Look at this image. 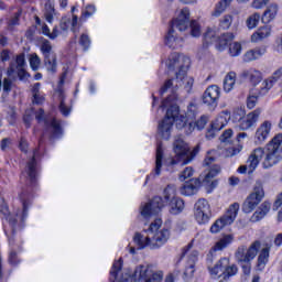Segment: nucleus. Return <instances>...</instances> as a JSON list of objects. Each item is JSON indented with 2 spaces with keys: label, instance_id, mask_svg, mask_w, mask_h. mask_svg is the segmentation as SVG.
Returning a JSON list of instances; mask_svg holds the SVG:
<instances>
[{
  "label": "nucleus",
  "instance_id": "3",
  "mask_svg": "<svg viewBox=\"0 0 282 282\" xmlns=\"http://www.w3.org/2000/svg\"><path fill=\"white\" fill-rule=\"evenodd\" d=\"M188 28H191L192 36H194L195 39L202 36V29L199 28V23H197V21L191 22V11L185 8L181 10L178 17L172 21L171 29L165 36V45H167V47H171L172 50H177V47H182L184 39L180 36V34H177L175 30H178V32H186Z\"/></svg>",
  "mask_w": 282,
  "mask_h": 282
},
{
  "label": "nucleus",
  "instance_id": "56",
  "mask_svg": "<svg viewBox=\"0 0 282 282\" xmlns=\"http://www.w3.org/2000/svg\"><path fill=\"white\" fill-rule=\"evenodd\" d=\"M230 138H232V129H227L223 132L219 140L220 142H230Z\"/></svg>",
  "mask_w": 282,
  "mask_h": 282
},
{
  "label": "nucleus",
  "instance_id": "27",
  "mask_svg": "<svg viewBox=\"0 0 282 282\" xmlns=\"http://www.w3.org/2000/svg\"><path fill=\"white\" fill-rule=\"evenodd\" d=\"M272 35V28L264 25L259 28L251 35V43H261V41H265V39H270Z\"/></svg>",
  "mask_w": 282,
  "mask_h": 282
},
{
  "label": "nucleus",
  "instance_id": "61",
  "mask_svg": "<svg viewBox=\"0 0 282 282\" xmlns=\"http://www.w3.org/2000/svg\"><path fill=\"white\" fill-rule=\"evenodd\" d=\"M282 205V192L276 196L275 202L273 203V210H279Z\"/></svg>",
  "mask_w": 282,
  "mask_h": 282
},
{
  "label": "nucleus",
  "instance_id": "48",
  "mask_svg": "<svg viewBox=\"0 0 282 282\" xmlns=\"http://www.w3.org/2000/svg\"><path fill=\"white\" fill-rule=\"evenodd\" d=\"M41 91V83H35L32 88L33 102L35 105H41V100H39V94Z\"/></svg>",
  "mask_w": 282,
  "mask_h": 282
},
{
  "label": "nucleus",
  "instance_id": "60",
  "mask_svg": "<svg viewBox=\"0 0 282 282\" xmlns=\"http://www.w3.org/2000/svg\"><path fill=\"white\" fill-rule=\"evenodd\" d=\"M61 34H62V32H61V30H58V26H54L48 39L51 41H54V40L58 39V36H61Z\"/></svg>",
  "mask_w": 282,
  "mask_h": 282
},
{
  "label": "nucleus",
  "instance_id": "37",
  "mask_svg": "<svg viewBox=\"0 0 282 282\" xmlns=\"http://www.w3.org/2000/svg\"><path fill=\"white\" fill-rule=\"evenodd\" d=\"M230 3H232V0H220L216 7L214 12L212 13L213 17H221L224 12L229 8Z\"/></svg>",
  "mask_w": 282,
  "mask_h": 282
},
{
  "label": "nucleus",
  "instance_id": "50",
  "mask_svg": "<svg viewBox=\"0 0 282 282\" xmlns=\"http://www.w3.org/2000/svg\"><path fill=\"white\" fill-rule=\"evenodd\" d=\"M40 65H41V58L39 57V55H36V54L31 55V57H30L31 68L34 72H36V69H39Z\"/></svg>",
  "mask_w": 282,
  "mask_h": 282
},
{
  "label": "nucleus",
  "instance_id": "31",
  "mask_svg": "<svg viewBox=\"0 0 282 282\" xmlns=\"http://www.w3.org/2000/svg\"><path fill=\"white\" fill-rule=\"evenodd\" d=\"M77 25H78V15H74V14H73V18H67V17L62 18L59 22V28L62 32H67L69 28L74 32Z\"/></svg>",
  "mask_w": 282,
  "mask_h": 282
},
{
  "label": "nucleus",
  "instance_id": "6",
  "mask_svg": "<svg viewBox=\"0 0 282 282\" xmlns=\"http://www.w3.org/2000/svg\"><path fill=\"white\" fill-rule=\"evenodd\" d=\"M235 237H232V235L224 236L220 240H218L215 243V246L210 249L209 253L207 254V265H208L209 274L210 276H213V279H219L220 276H223L221 274H224V271L228 265V259L221 258L216 262L214 267H212L213 252H219L221 250H225V248H228L232 243Z\"/></svg>",
  "mask_w": 282,
  "mask_h": 282
},
{
  "label": "nucleus",
  "instance_id": "62",
  "mask_svg": "<svg viewBox=\"0 0 282 282\" xmlns=\"http://www.w3.org/2000/svg\"><path fill=\"white\" fill-rule=\"evenodd\" d=\"M9 263H11V265H17L19 263V259L17 258V252H14V251L10 252Z\"/></svg>",
  "mask_w": 282,
  "mask_h": 282
},
{
  "label": "nucleus",
  "instance_id": "40",
  "mask_svg": "<svg viewBox=\"0 0 282 282\" xmlns=\"http://www.w3.org/2000/svg\"><path fill=\"white\" fill-rule=\"evenodd\" d=\"M261 21V14L259 13H252L249 15L246 20V26L248 30H254L257 25H259V22Z\"/></svg>",
  "mask_w": 282,
  "mask_h": 282
},
{
  "label": "nucleus",
  "instance_id": "17",
  "mask_svg": "<svg viewBox=\"0 0 282 282\" xmlns=\"http://www.w3.org/2000/svg\"><path fill=\"white\" fill-rule=\"evenodd\" d=\"M263 156L265 158V150L263 148H257L254 149L251 154L249 155L246 165H242L238 169L240 173H253V171H257V166H259V162L263 160Z\"/></svg>",
  "mask_w": 282,
  "mask_h": 282
},
{
  "label": "nucleus",
  "instance_id": "52",
  "mask_svg": "<svg viewBox=\"0 0 282 282\" xmlns=\"http://www.w3.org/2000/svg\"><path fill=\"white\" fill-rule=\"evenodd\" d=\"M208 122V118L206 116H202L195 123V128L198 130V131H202V129H204V127H206Z\"/></svg>",
  "mask_w": 282,
  "mask_h": 282
},
{
  "label": "nucleus",
  "instance_id": "26",
  "mask_svg": "<svg viewBox=\"0 0 282 282\" xmlns=\"http://www.w3.org/2000/svg\"><path fill=\"white\" fill-rule=\"evenodd\" d=\"M271 208L272 205L270 204V202H263L252 214L250 221H252L253 224H257V221H261V219H264L268 216V213H270Z\"/></svg>",
  "mask_w": 282,
  "mask_h": 282
},
{
  "label": "nucleus",
  "instance_id": "13",
  "mask_svg": "<svg viewBox=\"0 0 282 282\" xmlns=\"http://www.w3.org/2000/svg\"><path fill=\"white\" fill-rule=\"evenodd\" d=\"M263 197H265V192H263V184L261 181H257L253 192L246 198L242 204V210L246 214L252 213L257 205L261 204Z\"/></svg>",
  "mask_w": 282,
  "mask_h": 282
},
{
  "label": "nucleus",
  "instance_id": "9",
  "mask_svg": "<svg viewBox=\"0 0 282 282\" xmlns=\"http://www.w3.org/2000/svg\"><path fill=\"white\" fill-rule=\"evenodd\" d=\"M282 160V133L276 134L267 144L265 156L262 162L263 169H272L278 162Z\"/></svg>",
  "mask_w": 282,
  "mask_h": 282
},
{
  "label": "nucleus",
  "instance_id": "25",
  "mask_svg": "<svg viewBox=\"0 0 282 282\" xmlns=\"http://www.w3.org/2000/svg\"><path fill=\"white\" fill-rule=\"evenodd\" d=\"M272 248V245L267 243L259 252L258 260H257V270L259 272H263L265 270V267L268 265V262L270 261V250Z\"/></svg>",
  "mask_w": 282,
  "mask_h": 282
},
{
  "label": "nucleus",
  "instance_id": "10",
  "mask_svg": "<svg viewBox=\"0 0 282 282\" xmlns=\"http://www.w3.org/2000/svg\"><path fill=\"white\" fill-rule=\"evenodd\" d=\"M23 209H18L15 212V217L10 214V209L8 208V204H6V199L0 198V213L6 217L9 221L12 231L19 230L21 224L25 221V217H28V203H22Z\"/></svg>",
  "mask_w": 282,
  "mask_h": 282
},
{
  "label": "nucleus",
  "instance_id": "15",
  "mask_svg": "<svg viewBox=\"0 0 282 282\" xmlns=\"http://www.w3.org/2000/svg\"><path fill=\"white\" fill-rule=\"evenodd\" d=\"M220 96L221 88H219V86H208L202 96L203 105H206L210 111H215V109H217V105H219Z\"/></svg>",
  "mask_w": 282,
  "mask_h": 282
},
{
  "label": "nucleus",
  "instance_id": "24",
  "mask_svg": "<svg viewBox=\"0 0 282 282\" xmlns=\"http://www.w3.org/2000/svg\"><path fill=\"white\" fill-rule=\"evenodd\" d=\"M241 76L242 78H247V80L251 83V85L253 86V89H256L254 87H257V85H259V83L263 80V73H261V70L257 68L245 69Z\"/></svg>",
  "mask_w": 282,
  "mask_h": 282
},
{
  "label": "nucleus",
  "instance_id": "18",
  "mask_svg": "<svg viewBox=\"0 0 282 282\" xmlns=\"http://www.w3.org/2000/svg\"><path fill=\"white\" fill-rule=\"evenodd\" d=\"M194 217L197 224H208L210 221V204H208V200L200 198L196 202Z\"/></svg>",
  "mask_w": 282,
  "mask_h": 282
},
{
  "label": "nucleus",
  "instance_id": "47",
  "mask_svg": "<svg viewBox=\"0 0 282 282\" xmlns=\"http://www.w3.org/2000/svg\"><path fill=\"white\" fill-rule=\"evenodd\" d=\"M44 19L47 23H52V21H54V7L52 4H45Z\"/></svg>",
  "mask_w": 282,
  "mask_h": 282
},
{
  "label": "nucleus",
  "instance_id": "41",
  "mask_svg": "<svg viewBox=\"0 0 282 282\" xmlns=\"http://www.w3.org/2000/svg\"><path fill=\"white\" fill-rule=\"evenodd\" d=\"M15 63H17V69L19 72V76L20 78H25V76H28V73H25V70L23 69V67L25 66V55L24 54H20L17 56L15 58Z\"/></svg>",
  "mask_w": 282,
  "mask_h": 282
},
{
  "label": "nucleus",
  "instance_id": "30",
  "mask_svg": "<svg viewBox=\"0 0 282 282\" xmlns=\"http://www.w3.org/2000/svg\"><path fill=\"white\" fill-rule=\"evenodd\" d=\"M198 257H199L198 251H192L191 254L188 256L187 267L184 272V274H185V276H187V279H191V276H193V274H195V263H197Z\"/></svg>",
  "mask_w": 282,
  "mask_h": 282
},
{
  "label": "nucleus",
  "instance_id": "8",
  "mask_svg": "<svg viewBox=\"0 0 282 282\" xmlns=\"http://www.w3.org/2000/svg\"><path fill=\"white\" fill-rule=\"evenodd\" d=\"M220 171H221V167H219V165H214L213 167H210V170L207 173L202 174L198 178L184 183V185L181 187V195L191 197V195H195V193H197L202 184L213 185L214 184L213 177H216L217 175H219Z\"/></svg>",
  "mask_w": 282,
  "mask_h": 282
},
{
  "label": "nucleus",
  "instance_id": "57",
  "mask_svg": "<svg viewBox=\"0 0 282 282\" xmlns=\"http://www.w3.org/2000/svg\"><path fill=\"white\" fill-rule=\"evenodd\" d=\"M242 149H243V145H238L237 148H229L227 150V153L230 158H234V155H239Z\"/></svg>",
  "mask_w": 282,
  "mask_h": 282
},
{
  "label": "nucleus",
  "instance_id": "46",
  "mask_svg": "<svg viewBox=\"0 0 282 282\" xmlns=\"http://www.w3.org/2000/svg\"><path fill=\"white\" fill-rule=\"evenodd\" d=\"M234 40H235V34L232 33H224L220 36L218 35L219 45H221L223 47L228 45Z\"/></svg>",
  "mask_w": 282,
  "mask_h": 282
},
{
  "label": "nucleus",
  "instance_id": "53",
  "mask_svg": "<svg viewBox=\"0 0 282 282\" xmlns=\"http://www.w3.org/2000/svg\"><path fill=\"white\" fill-rule=\"evenodd\" d=\"M268 3H270V0H253L251 6L254 10H261V8H265Z\"/></svg>",
  "mask_w": 282,
  "mask_h": 282
},
{
  "label": "nucleus",
  "instance_id": "55",
  "mask_svg": "<svg viewBox=\"0 0 282 282\" xmlns=\"http://www.w3.org/2000/svg\"><path fill=\"white\" fill-rule=\"evenodd\" d=\"M96 12V7L95 6H87L85 11L83 12V19H89V17H93V14Z\"/></svg>",
  "mask_w": 282,
  "mask_h": 282
},
{
  "label": "nucleus",
  "instance_id": "23",
  "mask_svg": "<svg viewBox=\"0 0 282 282\" xmlns=\"http://www.w3.org/2000/svg\"><path fill=\"white\" fill-rule=\"evenodd\" d=\"M65 78H67V72H64L61 75L56 91L61 98V102H59L61 113H63L64 116H69L72 110L67 108V106H65V89L63 88V85H65Z\"/></svg>",
  "mask_w": 282,
  "mask_h": 282
},
{
  "label": "nucleus",
  "instance_id": "2",
  "mask_svg": "<svg viewBox=\"0 0 282 282\" xmlns=\"http://www.w3.org/2000/svg\"><path fill=\"white\" fill-rule=\"evenodd\" d=\"M162 271H153L151 265H139L131 275L129 271H122V258L115 261L110 270V282H162Z\"/></svg>",
  "mask_w": 282,
  "mask_h": 282
},
{
  "label": "nucleus",
  "instance_id": "12",
  "mask_svg": "<svg viewBox=\"0 0 282 282\" xmlns=\"http://www.w3.org/2000/svg\"><path fill=\"white\" fill-rule=\"evenodd\" d=\"M259 250H261V241H253L250 247L240 246L236 250L235 258L237 263H250L253 259L259 254Z\"/></svg>",
  "mask_w": 282,
  "mask_h": 282
},
{
  "label": "nucleus",
  "instance_id": "59",
  "mask_svg": "<svg viewBox=\"0 0 282 282\" xmlns=\"http://www.w3.org/2000/svg\"><path fill=\"white\" fill-rule=\"evenodd\" d=\"M195 129H196L195 123L189 122V123H185V128H183V131L184 133H186V135H191V133L195 131Z\"/></svg>",
  "mask_w": 282,
  "mask_h": 282
},
{
  "label": "nucleus",
  "instance_id": "7",
  "mask_svg": "<svg viewBox=\"0 0 282 282\" xmlns=\"http://www.w3.org/2000/svg\"><path fill=\"white\" fill-rule=\"evenodd\" d=\"M174 153L176 155V160L165 159L163 161V166H167L169 169V166H173L178 162H182L181 164H188L195 155L199 153V145H196L191 152V149H188V144L184 142V139L182 137H177L174 141Z\"/></svg>",
  "mask_w": 282,
  "mask_h": 282
},
{
  "label": "nucleus",
  "instance_id": "51",
  "mask_svg": "<svg viewBox=\"0 0 282 282\" xmlns=\"http://www.w3.org/2000/svg\"><path fill=\"white\" fill-rule=\"evenodd\" d=\"M79 44L82 47H84L85 51L89 50V46L91 45V40H89V35L87 34H82Z\"/></svg>",
  "mask_w": 282,
  "mask_h": 282
},
{
  "label": "nucleus",
  "instance_id": "29",
  "mask_svg": "<svg viewBox=\"0 0 282 282\" xmlns=\"http://www.w3.org/2000/svg\"><path fill=\"white\" fill-rule=\"evenodd\" d=\"M228 124V119L226 116L220 115L213 123L212 130H209L206 134L207 140H213L215 138V133L213 131H221Z\"/></svg>",
  "mask_w": 282,
  "mask_h": 282
},
{
  "label": "nucleus",
  "instance_id": "21",
  "mask_svg": "<svg viewBox=\"0 0 282 282\" xmlns=\"http://www.w3.org/2000/svg\"><path fill=\"white\" fill-rule=\"evenodd\" d=\"M272 131V121L265 120L263 121L257 129L254 140L256 144H263L268 138H270V133Z\"/></svg>",
  "mask_w": 282,
  "mask_h": 282
},
{
  "label": "nucleus",
  "instance_id": "32",
  "mask_svg": "<svg viewBox=\"0 0 282 282\" xmlns=\"http://www.w3.org/2000/svg\"><path fill=\"white\" fill-rule=\"evenodd\" d=\"M237 84V73L229 72L224 79V91L226 94H230L235 89V85Z\"/></svg>",
  "mask_w": 282,
  "mask_h": 282
},
{
  "label": "nucleus",
  "instance_id": "63",
  "mask_svg": "<svg viewBox=\"0 0 282 282\" xmlns=\"http://www.w3.org/2000/svg\"><path fill=\"white\" fill-rule=\"evenodd\" d=\"M20 151H22V153H28V140H25L24 138H22L20 140Z\"/></svg>",
  "mask_w": 282,
  "mask_h": 282
},
{
  "label": "nucleus",
  "instance_id": "44",
  "mask_svg": "<svg viewBox=\"0 0 282 282\" xmlns=\"http://www.w3.org/2000/svg\"><path fill=\"white\" fill-rule=\"evenodd\" d=\"M177 189L175 188V185H167V187L164 189V198L166 202H172V199H176Z\"/></svg>",
  "mask_w": 282,
  "mask_h": 282
},
{
  "label": "nucleus",
  "instance_id": "33",
  "mask_svg": "<svg viewBox=\"0 0 282 282\" xmlns=\"http://www.w3.org/2000/svg\"><path fill=\"white\" fill-rule=\"evenodd\" d=\"M171 215H180L184 210V200L180 197L173 198L169 202Z\"/></svg>",
  "mask_w": 282,
  "mask_h": 282
},
{
  "label": "nucleus",
  "instance_id": "38",
  "mask_svg": "<svg viewBox=\"0 0 282 282\" xmlns=\"http://www.w3.org/2000/svg\"><path fill=\"white\" fill-rule=\"evenodd\" d=\"M259 98H261V96L257 94V88H251L247 96V107L249 109H254V107H257V102H259Z\"/></svg>",
  "mask_w": 282,
  "mask_h": 282
},
{
  "label": "nucleus",
  "instance_id": "34",
  "mask_svg": "<svg viewBox=\"0 0 282 282\" xmlns=\"http://www.w3.org/2000/svg\"><path fill=\"white\" fill-rule=\"evenodd\" d=\"M272 87H274V79H270L269 77L262 82L259 88H256V94L260 97L268 96Z\"/></svg>",
  "mask_w": 282,
  "mask_h": 282
},
{
  "label": "nucleus",
  "instance_id": "54",
  "mask_svg": "<svg viewBox=\"0 0 282 282\" xmlns=\"http://www.w3.org/2000/svg\"><path fill=\"white\" fill-rule=\"evenodd\" d=\"M193 167H185L184 171L180 175L181 182L188 180V177H193Z\"/></svg>",
  "mask_w": 282,
  "mask_h": 282
},
{
  "label": "nucleus",
  "instance_id": "11",
  "mask_svg": "<svg viewBox=\"0 0 282 282\" xmlns=\"http://www.w3.org/2000/svg\"><path fill=\"white\" fill-rule=\"evenodd\" d=\"M238 214L239 203L231 204L227 209L226 214L212 225L210 232L217 235V232H220L225 226H230V224H234L235 219H237Z\"/></svg>",
  "mask_w": 282,
  "mask_h": 282
},
{
  "label": "nucleus",
  "instance_id": "64",
  "mask_svg": "<svg viewBox=\"0 0 282 282\" xmlns=\"http://www.w3.org/2000/svg\"><path fill=\"white\" fill-rule=\"evenodd\" d=\"M282 76V68H279L278 70H275L273 73V75L271 77H269V79L274 80V84L276 83V80H279V78H281Z\"/></svg>",
  "mask_w": 282,
  "mask_h": 282
},
{
  "label": "nucleus",
  "instance_id": "35",
  "mask_svg": "<svg viewBox=\"0 0 282 282\" xmlns=\"http://www.w3.org/2000/svg\"><path fill=\"white\" fill-rule=\"evenodd\" d=\"M164 160V149L162 148V143H159L156 147V159H155V169L154 175H160L162 173V162Z\"/></svg>",
  "mask_w": 282,
  "mask_h": 282
},
{
  "label": "nucleus",
  "instance_id": "16",
  "mask_svg": "<svg viewBox=\"0 0 282 282\" xmlns=\"http://www.w3.org/2000/svg\"><path fill=\"white\" fill-rule=\"evenodd\" d=\"M162 208H164L162 197L155 196L153 200L141 205L140 213L144 219H151V217L160 215Z\"/></svg>",
  "mask_w": 282,
  "mask_h": 282
},
{
  "label": "nucleus",
  "instance_id": "19",
  "mask_svg": "<svg viewBox=\"0 0 282 282\" xmlns=\"http://www.w3.org/2000/svg\"><path fill=\"white\" fill-rule=\"evenodd\" d=\"M35 118H36L37 122H44L45 129L51 130V133L54 138H58L63 133V129H61V123L56 119L45 118V110L40 109L35 113Z\"/></svg>",
  "mask_w": 282,
  "mask_h": 282
},
{
  "label": "nucleus",
  "instance_id": "36",
  "mask_svg": "<svg viewBox=\"0 0 282 282\" xmlns=\"http://www.w3.org/2000/svg\"><path fill=\"white\" fill-rule=\"evenodd\" d=\"M279 7L276 4H270L262 15V23H270L274 21Z\"/></svg>",
  "mask_w": 282,
  "mask_h": 282
},
{
  "label": "nucleus",
  "instance_id": "28",
  "mask_svg": "<svg viewBox=\"0 0 282 282\" xmlns=\"http://www.w3.org/2000/svg\"><path fill=\"white\" fill-rule=\"evenodd\" d=\"M267 52L268 50L265 46L256 47L253 50L247 51L243 54L242 61L245 63H252V61H258V58H261V56H263Z\"/></svg>",
  "mask_w": 282,
  "mask_h": 282
},
{
  "label": "nucleus",
  "instance_id": "58",
  "mask_svg": "<svg viewBox=\"0 0 282 282\" xmlns=\"http://www.w3.org/2000/svg\"><path fill=\"white\" fill-rule=\"evenodd\" d=\"M239 265H241L243 274H250L252 270V262H242L239 263Z\"/></svg>",
  "mask_w": 282,
  "mask_h": 282
},
{
  "label": "nucleus",
  "instance_id": "20",
  "mask_svg": "<svg viewBox=\"0 0 282 282\" xmlns=\"http://www.w3.org/2000/svg\"><path fill=\"white\" fill-rule=\"evenodd\" d=\"M36 155H39V149L33 151V154L26 163V167L22 172V177L29 180L30 184L36 182Z\"/></svg>",
  "mask_w": 282,
  "mask_h": 282
},
{
  "label": "nucleus",
  "instance_id": "39",
  "mask_svg": "<svg viewBox=\"0 0 282 282\" xmlns=\"http://www.w3.org/2000/svg\"><path fill=\"white\" fill-rule=\"evenodd\" d=\"M239 272V268H237L236 264H230V260H228L227 268H225V271L221 273L223 281H228L230 276L237 275Z\"/></svg>",
  "mask_w": 282,
  "mask_h": 282
},
{
  "label": "nucleus",
  "instance_id": "45",
  "mask_svg": "<svg viewBox=\"0 0 282 282\" xmlns=\"http://www.w3.org/2000/svg\"><path fill=\"white\" fill-rule=\"evenodd\" d=\"M234 17L231 14H226L220 19L219 25L221 30H230L232 25Z\"/></svg>",
  "mask_w": 282,
  "mask_h": 282
},
{
  "label": "nucleus",
  "instance_id": "49",
  "mask_svg": "<svg viewBox=\"0 0 282 282\" xmlns=\"http://www.w3.org/2000/svg\"><path fill=\"white\" fill-rule=\"evenodd\" d=\"M230 56H239L241 54V43L235 42L229 46Z\"/></svg>",
  "mask_w": 282,
  "mask_h": 282
},
{
  "label": "nucleus",
  "instance_id": "42",
  "mask_svg": "<svg viewBox=\"0 0 282 282\" xmlns=\"http://www.w3.org/2000/svg\"><path fill=\"white\" fill-rule=\"evenodd\" d=\"M204 41L205 43L210 44V43H217L219 41V35L217 34V31L213 29H207V31L204 33Z\"/></svg>",
  "mask_w": 282,
  "mask_h": 282
},
{
  "label": "nucleus",
  "instance_id": "4",
  "mask_svg": "<svg viewBox=\"0 0 282 282\" xmlns=\"http://www.w3.org/2000/svg\"><path fill=\"white\" fill-rule=\"evenodd\" d=\"M144 234L137 232L133 237L137 250H144V248L158 250L171 239V231L166 228H162V219L160 218L151 223Z\"/></svg>",
  "mask_w": 282,
  "mask_h": 282
},
{
  "label": "nucleus",
  "instance_id": "1",
  "mask_svg": "<svg viewBox=\"0 0 282 282\" xmlns=\"http://www.w3.org/2000/svg\"><path fill=\"white\" fill-rule=\"evenodd\" d=\"M191 67V58L180 53H172L167 61V69L175 72V77L167 79L160 90V95L164 96L166 91L171 95L167 97L169 102H173V96H176L177 102V90L183 87L186 94H193V86L195 85V78L186 75Z\"/></svg>",
  "mask_w": 282,
  "mask_h": 282
},
{
  "label": "nucleus",
  "instance_id": "5",
  "mask_svg": "<svg viewBox=\"0 0 282 282\" xmlns=\"http://www.w3.org/2000/svg\"><path fill=\"white\" fill-rule=\"evenodd\" d=\"M172 101L166 98L162 101L161 107L166 108L167 111L165 118L159 123V135L163 138V140H169L171 138V133L173 131V122H176V129H184L186 127V117L180 116V107L177 106V96L173 95Z\"/></svg>",
  "mask_w": 282,
  "mask_h": 282
},
{
  "label": "nucleus",
  "instance_id": "22",
  "mask_svg": "<svg viewBox=\"0 0 282 282\" xmlns=\"http://www.w3.org/2000/svg\"><path fill=\"white\" fill-rule=\"evenodd\" d=\"M261 108H257L256 110L249 112L241 121H240V129L242 131H248V129H252L257 122H259V117L262 113Z\"/></svg>",
  "mask_w": 282,
  "mask_h": 282
},
{
  "label": "nucleus",
  "instance_id": "43",
  "mask_svg": "<svg viewBox=\"0 0 282 282\" xmlns=\"http://www.w3.org/2000/svg\"><path fill=\"white\" fill-rule=\"evenodd\" d=\"M35 23H36L37 28H40L41 34H43L44 36H47V39H50V35L52 34V31H50V26H47V24H45V22H42L41 18H39V17H35Z\"/></svg>",
  "mask_w": 282,
  "mask_h": 282
},
{
  "label": "nucleus",
  "instance_id": "14",
  "mask_svg": "<svg viewBox=\"0 0 282 282\" xmlns=\"http://www.w3.org/2000/svg\"><path fill=\"white\" fill-rule=\"evenodd\" d=\"M41 52L44 56V65L51 74H56V53L52 48V43L43 39L41 42Z\"/></svg>",
  "mask_w": 282,
  "mask_h": 282
}]
</instances>
